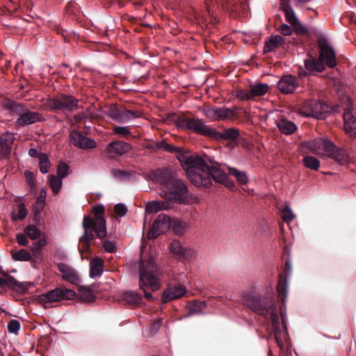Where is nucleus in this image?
<instances>
[{"label":"nucleus","instance_id":"21","mask_svg":"<svg viewBox=\"0 0 356 356\" xmlns=\"http://www.w3.org/2000/svg\"><path fill=\"white\" fill-rule=\"evenodd\" d=\"M298 86L296 76L290 74L284 75L277 83L279 90L284 94L293 92Z\"/></svg>","mask_w":356,"mask_h":356},{"label":"nucleus","instance_id":"1","mask_svg":"<svg viewBox=\"0 0 356 356\" xmlns=\"http://www.w3.org/2000/svg\"><path fill=\"white\" fill-rule=\"evenodd\" d=\"M104 206L99 204L92 208L93 218L90 216L83 217L82 226L84 232L80 237L79 243V250L81 254L89 250L90 241L94 238L92 231L95 232L97 236L99 238L106 236V221L104 216Z\"/></svg>","mask_w":356,"mask_h":356},{"label":"nucleus","instance_id":"5","mask_svg":"<svg viewBox=\"0 0 356 356\" xmlns=\"http://www.w3.org/2000/svg\"><path fill=\"white\" fill-rule=\"evenodd\" d=\"M79 100L71 95H61L43 100L42 107L45 110L73 112L78 108Z\"/></svg>","mask_w":356,"mask_h":356},{"label":"nucleus","instance_id":"45","mask_svg":"<svg viewBox=\"0 0 356 356\" xmlns=\"http://www.w3.org/2000/svg\"><path fill=\"white\" fill-rule=\"evenodd\" d=\"M50 162L49 157L46 154L40 156L39 159V168L42 173L46 174L49 172Z\"/></svg>","mask_w":356,"mask_h":356},{"label":"nucleus","instance_id":"57","mask_svg":"<svg viewBox=\"0 0 356 356\" xmlns=\"http://www.w3.org/2000/svg\"><path fill=\"white\" fill-rule=\"evenodd\" d=\"M3 274L4 275V277L2 278L0 277V286H8L9 284H13L15 283V279L13 277L8 275L4 273Z\"/></svg>","mask_w":356,"mask_h":356},{"label":"nucleus","instance_id":"29","mask_svg":"<svg viewBox=\"0 0 356 356\" xmlns=\"http://www.w3.org/2000/svg\"><path fill=\"white\" fill-rule=\"evenodd\" d=\"M104 261L99 258L95 257L90 261V277L94 278L95 277H100L103 273Z\"/></svg>","mask_w":356,"mask_h":356},{"label":"nucleus","instance_id":"9","mask_svg":"<svg viewBox=\"0 0 356 356\" xmlns=\"http://www.w3.org/2000/svg\"><path fill=\"white\" fill-rule=\"evenodd\" d=\"M237 107L226 108L223 107H210L205 106L202 108L203 114L209 120L213 121H219L226 119H233L237 115Z\"/></svg>","mask_w":356,"mask_h":356},{"label":"nucleus","instance_id":"27","mask_svg":"<svg viewBox=\"0 0 356 356\" xmlns=\"http://www.w3.org/2000/svg\"><path fill=\"white\" fill-rule=\"evenodd\" d=\"M171 207L167 201H151L146 204L145 211L147 213H156L160 211L167 210Z\"/></svg>","mask_w":356,"mask_h":356},{"label":"nucleus","instance_id":"61","mask_svg":"<svg viewBox=\"0 0 356 356\" xmlns=\"http://www.w3.org/2000/svg\"><path fill=\"white\" fill-rule=\"evenodd\" d=\"M280 33L284 35H290L292 33V29L290 26L283 24L279 29Z\"/></svg>","mask_w":356,"mask_h":356},{"label":"nucleus","instance_id":"4","mask_svg":"<svg viewBox=\"0 0 356 356\" xmlns=\"http://www.w3.org/2000/svg\"><path fill=\"white\" fill-rule=\"evenodd\" d=\"M161 272L154 259L149 257L147 260H142L139 265V286L144 292L145 298L149 300L152 299V295L146 291V288L152 291L158 290L161 285Z\"/></svg>","mask_w":356,"mask_h":356},{"label":"nucleus","instance_id":"36","mask_svg":"<svg viewBox=\"0 0 356 356\" xmlns=\"http://www.w3.org/2000/svg\"><path fill=\"white\" fill-rule=\"evenodd\" d=\"M289 283L287 278L280 275L279 282L277 286V291L281 298L283 302H285V299L287 296Z\"/></svg>","mask_w":356,"mask_h":356},{"label":"nucleus","instance_id":"54","mask_svg":"<svg viewBox=\"0 0 356 356\" xmlns=\"http://www.w3.org/2000/svg\"><path fill=\"white\" fill-rule=\"evenodd\" d=\"M7 328L10 333L17 334L20 329V323L13 319L8 323Z\"/></svg>","mask_w":356,"mask_h":356},{"label":"nucleus","instance_id":"26","mask_svg":"<svg viewBox=\"0 0 356 356\" xmlns=\"http://www.w3.org/2000/svg\"><path fill=\"white\" fill-rule=\"evenodd\" d=\"M331 110L330 106L321 102H318L316 99L313 100V114L312 117L321 119L324 118L326 116V114L329 113Z\"/></svg>","mask_w":356,"mask_h":356},{"label":"nucleus","instance_id":"8","mask_svg":"<svg viewBox=\"0 0 356 356\" xmlns=\"http://www.w3.org/2000/svg\"><path fill=\"white\" fill-rule=\"evenodd\" d=\"M75 296V292L71 289L56 288L47 293L40 294L38 298L41 303L48 307L49 305L54 302L73 299Z\"/></svg>","mask_w":356,"mask_h":356},{"label":"nucleus","instance_id":"33","mask_svg":"<svg viewBox=\"0 0 356 356\" xmlns=\"http://www.w3.org/2000/svg\"><path fill=\"white\" fill-rule=\"evenodd\" d=\"M284 42V38L282 36L280 35L271 36L269 40L266 42L264 51V53L271 52Z\"/></svg>","mask_w":356,"mask_h":356},{"label":"nucleus","instance_id":"30","mask_svg":"<svg viewBox=\"0 0 356 356\" xmlns=\"http://www.w3.org/2000/svg\"><path fill=\"white\" fill-rule=\"evenodd\" d=\"M276 125L280 131L285 135L293 134L297 130V126L291 121L281 119L276 122Z\"/></svg>","mask_w":356,"mask_h":356},{"label":"nucleus","instance_id":"31","mask_svg":"<svg viewBox=\"0 0 356 356\" xmlns=\"http://www.w3.org/2000/svg\"><path fill=\"white\" fill-rule=\"evenodd\" d=\"M14 141V136L11 133H4L0 136V146L3 154L8 155L10 152L11 147Z\"/></svg>","mask_w":356,"mask_h":356},{"label":"nucleus","instance_id":"2","mask_svg":"<svg viewBox=\"0 0 356 356\" xmlns=\"http://www.w3.org/2000/svg\"><path fill=\"white\" fill-rule=\"evenodd\" d=\"M241 301L244 305L256 314L271 320L275 338L280 344L281 341L279 337L280 321L275 300L269 298L261 299L256 293L247 292L243 293Z\"/></svg>","mask_w":356,"mask_h":356},{"label":"nucleus","instance_id":"14","mask_svg":"<svg viewBox=\"0 0 356 356\" xmlns=\"http://www.w3.org/2000/svg\"><path fill=\"white\" fill-rule=\"evenodd\" d=\"M320 54L319 59L329 67H334L337 63L336 60V54L333 48L329 45L325 39L318 40V42Z\"/></svg>","mask_w":356,"mask_h":356},{"label":"nucleus","instance_id":"35","mask_svg":"<svg viewBox=\"0 0 356 356\" xmlns=\"http://www.w3.org/2000/svg\"><path fill=\"white\" fill-rule=\"evenodd\" d=\"M154 147L156 149H162L170 153H177V155L179 154H185L181 148L168 144L163 140L161 141H156L154 143Z\"/></svg>","mask_w":356,"mask_h":356},{"label":"nucleus","instance_id":"62","mask_svg":"<svg viewBox=\"0 0 356 356\" xmlns=\"http://www.w3.org/2000/svg\"><path fill=\"white\" fill-rule=\"evenodd\" d=\"M161 323V319H159L154 322L151 326V332L154 334L156 333L160 329Z\"/></svg>","mask_w":356,"mask_h":356},{"label":"nucleus","instance_id":"15","mask_svg":"<svg viewBox=\"0 0 356 356\" xmlns=\"http://www.w3.org/2000/svg\"><path fill=\"white\" fill-rule=\"evenodd\" d=\"M171 225V221L169 216L165 214H159L156 220L154 222L151 229L147 233L149 239H155L160 234L169 229Z\"/></svg>","mask_w":356,"mask_h":356},{"label":"nucleus","instance_id":"53","mask_svg":"<svg viewBox=\"0 0 356 356\" xmlns=\"http://www.w3.org/2000/svg\"><path fill=\"white\" fill-rule=\"evenodd\" d=\"M113 133L120 136H128L131 135V131L129 127L116 126L113 127Z\"/></svg>","mask_w":356,"mask_h":356},{"label":"nucleus","instance_id":"7","mask_svg":"<svg viewBox=\"0 0 356 356\" xmlns=\"http://www.w3.org/2000/svg\"><path fill=\"white\" fill-rule=\"evenodd\" d=\"M175 123L179 129L193 131L196 134L209 137L213 129L205 125L202 120L197 118L179 117Z\"/></svg>","mask_w":356,"mask_h":356},{"label":"nucleus","instance_id":"24","mask_svg":"<svg viewBox=\"0 0 356 356\" xmlns=\"http://www.w3.org/2000/svg\"><path fill=\"white\" fill-rule=\"evenodd\" d=\"M170 249L172 253L188 260L193 259L195 256V252L193 250L184 248L179 241H172L170 243Z\"/></svg>","mask_w":356,"mask_h":356},{"label":"nucleus","instance_id":"20","mask_svg":"<svg viewBox=\"0 0 356 356\" xmlns=\"http://www.w3.org/2000/svg\"><path fill=\"white\" fill-rule=\"evenodd\" d=\"M58 269L62 274V278L72 284L78 285L80 277L75 269L65 263L58 264Z\"/></svg>","mask_w":356,"mask_h":356},{"label":"nucleus","instance_id":"18","mask_svg":"<svg viewBox=\"0 0 356 356\" xmlns=\"http://www.w3.org/2000/svg\"><path fill=\"white\" fill-rule=\"evenodd\" d=\"M153 179L162 186V191L164 193L169 189L175 178L174 173L167 169H156L152 174Z\"/></svg>","mask_w":356,"mask_h":356},{"label":"nucleus","instance_id":"41","mask_svg":"<svg viewBox=\"0 0 356 356\" xmlns=\"http://www.w3.org/2000/svg\"><path fill=\"white\" fill-rule=\"evenodd\" d=\"M302 163L307 168L315 171H317L321 166L319 160L312 156H304L302 159Z\"/></svg>","mask_w":356,"mask_h":356},{"label":"nucleus","instance_id":"6","mask_svg":"<svg viewBox=\"0 0 356 356\" xmlns=\"http://www.w3.org/2000/svg\"><path fill=\"white\" fill-rule=\"evenodd\" d=\"M5 106L19 115L16 122L20 126L24 127L45 120L42 113L29 110L24 111L22 105L18 104L13 101H8Z\"/></svg>","mask_w":356,"mask_h":356},{"label":"nucleus","instance_id":"13","mask_svg":"<svg viewBox=\"0 0 356 356\" xmlns=\"http://www.w3.org/2000/svg\"><path fill=\"white\" fill-rule=\"evenodd\" d=\"M107 115L114 121L119 123H126L130 120L138 118L140 116V113L137 111L128 109H119L115 104H112L108 111Z\"/></svg>","mask_w":356,"mask_h":356},{"label":"nucleus","instance_id":"3","mask_svg":"<svg viewBox=\"0 0 356 356\" xmlns=\"http://www.w3.org/2000/svg\"><path fill=\"white\" fill-rule=\"evenodd\" d=\"M177 159L186 171L189 181L197 187L208 188L211 186L209 177L208 164L197 154H179Z\"/></svg>","mask_w":356,"mask_h":356},{"label":"nucleus","instance_id":"43","mask_svg":"<svg viewBox=\"0 0 356 356\" xmlns=\"http://www.w3.org/2000/svg\"><path fill=\"white\" fill-rule=\"evenodd\" d=\"M62 179V178L55 175H50L49 177V185L54 194L59 193L63 185Z\"/></svg>","mask_w":356,"mask_h":356},{"label":"nucleus","instance_id":"39","mask_svg":"<svg viewBox=\"0 0 356 356\" xmlns=\"http://www.w3.org/2000/svg\"><path fill=\"white\" fill-rule=\"evenodd\" d=\"M78 293L79 298L85 302H92L95 299L93 291L88 286H80Z\"/></svg>","mask_w":356,"mask_h":356},{"label":"nucleus","instance_id":"44","mask_svg":"<svg viewBox=\"0 0 356 356\" xmlns=\"http://www.w3.org/2000/svg\"><path fill=\"white\" fill-rule=\"evenodd\" d=\"M24 234L31 239H37L40 236V229L33 225H28L24 229Z\"/></svg>","mask_w":356,"mask_h":356},{"label":"nucleus","instance_id":"55","mask_svg":"<svg viewBox=\"0 0 356 356\" xmlns=\"http://www.w3.org/2000/svg\"><path fill=\"white\" fill-rule=\"evenodd\" d=\"M8 286L12 287L17 292L24 293L28 290V286L26 284L24 283L18 282L16 280L15 284H9Z\"/></svg>","mask_w":356,"mask_h":356},{"label":"nucleus","instance_id":"32","mask_svg":"<svg viewBox=\"0 0 356 356\" xmlns=\"http://www.w3.org/2000/svg\"><path fill=\"white\" fill-rule=\"evenodd\" d=\"M284 14L286 21L294 26L297 32H301L302 33L307 32V29L299 23L293 8H287Z\"/></svg>","mask_w":356,"mask_h":356},{"label":"nucleus","instance_id":"12","mask_svg":"<svg viewBox=\"0 0 356 356\" xmlns=\"http://www.w3.org/2000/svg\"><path fill=\"white\" fill-rule=\"evenodd\" d=\"M332 145L333 143L331 140L321 138L302 143V147L309 150L311 153L324 156H327Z\"/></svg>","mask_w":356,"mask_h":356},{"label":"nucleus","instance_id":"37","mask_svg":"<svg viewBox=\"0 0 356 356\" xmlns=\"http://www.w3.org/2000/svg\"><path fill=\"white\" fill-rule=\"evenodd\" d=\"M269 90V86L267 83H259L250 86V92L252 99L256 97L264 96Z\"/></svg>","mask_w":356,"mask_h":356},{"label":"nucleus","instance_id":"60","mask_svg":"<svg viewBox=\"0 0 356 356\" xmlns=\"http://www.w3.org/2000/svg\"><path fill=\"white\" fill-rule=\"evenodd\" d=\"M26 235L24 234H17L16 235V240L19 245L26 246L28 244V239Z\"/></svg>","mask_w":356,"mask_h":356},{"label":"nucleus","instance_id":"47","mask_svg":"<svg viewBox=\"0 0 356 356\" xmlns=\"http://www.w3.org/2000/svg\"><path fill=\"white\" fill-rule=\"evenodd\" d=\"M27 213L28 212L25 205L23 203H20L18 206L17 213L13 215V220L15 221L23 220L26 217Z\"/></svg>","mask_w":356,"mask_h":356},{"label":"nucleus","instance_id":"11","mask_svg":"<svg viewBox=\"0 0 356 356\" xmlns=\"http://www.w3.org/2000/svg\"><path fill=\"white\" fill-rule=\"evenodd\" d=\"M351 100L345 97L343 101V121H344V130L351 137H356V118L351 113L352 109Z\"/></svg>","mask_w":356,"mask_h":356},{"label":"nucleus","instance_id":"28","mask_svg":"<svg viewBox=\"0 0 356 356\" xmlns=\"http://www.w3.org/2000/svg\"><path fill=\"white\" fill-rule=\"evenodd\" d=\"M122 298L127 304L135 307L140 305L143 301L141 294L135 291H126L123 292Z\"/></svg>","mask_w":356,"mask_h":356},{"label":"nucleus","instance_id":"56","mask_svg":"<svg viewBox=\"0 0 356 356\" xmlns=\"http://www.w3.org/2000/svg\"><path fill=\"white\" fill-rule=\"evenodd\" d=\"M114 211L120 217H123L127 212V207L122 203H118L115 205Z\"/></svg>","mask_w":356,"mask_h":356},{"label":"nucleus","instance_id":"38","mask_svg":"<svg viewBox=\"0 0 356 356\" xmlns=\"http://www.w3.org/2000/svg\"><path fill=\"white\" fill-rule=\"evenodd\" d=\"M313 100L307 99L305 100L298 106V113L305 117H312L313 112Z\"/></svg>","mask_w":356,"mask_h":356},{"label":"nucleus","instance_id":"42","mask_svg":"<svg viewBox=\"0 0 356 356\" xmlns=\"http://www.w3.org/2000/svg\"><path fill=\"white\" fill-rule=\"evenodd\" d=\"M11 255L13 259L15 261H28L31 259V254L25 249H21L17 251H11Z\"/></svg>","mask_w":356,"mask_h":356},{"label":"nucleus","instance_id":"34","mask_svg":"<svg viewBox=\"0 0 356 356\" xmlns=\"http://www.w3.org/2000/svg\"><path fill=\"white\" fill-rule=\"evenodd\" d=\"M305 65L307 70L309 72H323L325 69L323 63L319 59L314 58H308L305 60Z\"/></svg>","mask_w":356,"mask_h":356},{"label":"nucleus","instance_id":"22","mask_svg":"<svg viewBox=\"0 0 356 356\" xmlns=\"http://www.w3.org/2000/svg\"><path fill=\"white\" fill-rule=\"evenodd\" d=\"M207 170L209 171V177L211 182V179H213L216 181L225 184V186H230L233 185V184L229 181L227 173L221 170L218 165H208Z\"/></svg>","mask_w":356,"mask_h":356},{"label":"nucleus","instance_id":"23","mask_svg":"<svg viewBox=\"0 0 356 356\" xmlns=\"http://www.w3.org/2000/svg\"><path fill=\"white\" fill-rule=\"evenodd\" d=\"M326 156L343 165L348 164L350 161V158L346 150L338 148L334 143L332 148H330L328 153H327Z\"/></svg>","mask_w":356,"mask_h":356},{"label":"nucleus","instance_id":"51","mask_svg":"<svg viewBox=\"0 0 356 356\" xmlns=\"http://www.w3.org/2000/svg\"><path fill=\"white\" fill-rule=\"evenodd\" d=\"M172 230L178 234H183L186 228V225L184 223H182L180 221L175 220L172 222H171V225Z\"/></svg>","mask_w":356,"mask_h":356},{"label":"nucleus","instance_id":"63","mask_svg":"<svg viewBox=\"0 0 356 356\" xmlns=\"http://www.w3.org/2000/svg\"><path fill=\"white\" fill-rule=\"evenodd\" d=\"M29 156L31 157H38V159H40V156L42 155V154H44L40 152H39L35 148H31L29 150Z\"/></svg>","mask_w":356,"mask_h":356},{"label":"nucleus","instance_id":"59","mask_svg":"<svg viewBox=\"0 0 356 356\" xmlns=\"http://www.w3.org/2000/svg\"><path fill=\"white\" fill-rule=\"evenodd\" d=\"M103 248L105 252H113L116 248L113 242L110 241H105L103 243Z\"/></svg>","mask_w":356,"mask_h":356},{"label":"nucleus","instance_id":"48","mask_svg":"<svg viewBox=\"0 0 356 356\" xmlns=\"http://www.w3.org/2000/svg\"><path fill=\"white\" fill-rule=\"evenodd\" d=\"M204 1H205V5L207 7V11L209 14L210 13V9H211L209 7V2L216 3L218 6L220 5L222 7V8H224V9L228 8L229 6L232 3V0H204Z\"/></svg>","mask_w":356,"mask_h":356},{"label":"nucleus","instance_id":"19","mask_svg":"<svg viewBox=\"0 0 356 356\" xmlns=\"http://www.w3.org/2000/svg\"><path fill=\"white\" fill-rule=\"evenodd\" d=\"M186 293V288L184 284H170L163 292L161 297L162 302L164 303L171 300L179 299L184 296Z\"/></svg>","mask_w":356,"mask_h":356},{"label":"nucleus","instance_id":"25","mask_svg":"<svg viewBox=\"0 0 356 356\" xmlns=\"http://www.w3.org/2000/svg\"><path fill=\"white\" fill-rule=\"evenodd\" d=\"M239 136V131L235 128L225 129L222 132L212 129L211 138L215 140H234Z\"/></svg>","mask_w":356,"mask_h":356},{"label":"nucleus","instance_id":"10","mask_svg":"<svg viewBox=\"0 0 356 356\" xmlns=\"http://www.w3.org/2000/svg\"><path fill=\"white\" fill-rule=\"evenodd\" d=\"M188 189L186 184L180 179H175L163 196L175 202L184 203L188 197Z\"/></svg>","mask_w":356,"mask_h":356},{"label":"nucleus","instance_id":"46","mask_svg":"<svg viewBox=\"0 0 356 356\" xmlns=\"http://www.w3.org/2000/svg\"><path fill=\"white\" fill-rule=\"evenodd\" d=\"M47 244L45 239H40L38 241L33 243L31 248V250L33 256H39L41 254L42 248Z\"/></svg>","mask_w":356,"mask_h":356},{"label":"nucleus","instance_id":"49","mask_svg":"<svg viewBox=\"0 0 356 356\" xmlns=\"http://www.w3.org/2000/svg\"><path fill=\"white\" fill-rule=\"evenodd\" d=\"M282 220L286 222H291L295 216L289 205H286L282 210Z\"/></svg>","mask_w":356,"mask_h":356},{"label":"nucleus","instance_id":"40","mask_svg":"<svg viewBox=\"0 0 356 356\" xmlns=\"http://www.w3.org/2000/svg\"><path fill=\"white\" fill-rule=\"evenodd\" d=\"M229 174L234 176L239 184H246L248 181V178L244 171H239L234 168H228Z\"/></svg>","mask_w":356,"mask_h":356},{"label":"nucleus","instance_id":"50","mask_svg":"<svg viewBox=\"0 0 356 356\" xmlns=\"http://www.w3.org/2000/svg\"><path fill=\"white\" fill-rule=\"evenodd\" d=\"M236 97L241 101H248L252 99V95L250 92V88L249 90L247 89H241L236 91Z\"/></svg>","mask_w":356,"mask_h":356},{"label":"nucleus","instance_id":"16","mask_svg":"<svg viewBox=\"0 0 356 356\" xmlns=\"http://www.w3.org/2000/svg\"><path fill=\"white\" fill-rule=\"evenodd\" d=\"M131 149V146L130 144L120 140H115L111 142L107 145L104 153L107 157L113 159L129 152Z\"/></svg>","mask_w":356,"mask_h":356},{"label":"nucleus","instance_id":"52","mask_svg":"<svg viewBox=\"0 0 356 356\" xmlns=\"http://www.w3.org/2000/svg\"><path fill=\"white\" fill-rule=\"evenodd\" d=\"M69 173V166L65 163H60L57 167V175L62 179L66 177Z\"/></svg>","mask_w":356,"mask_h":356},{"label":"nucleus","instance_id":"58","mask_svg":"<svg viewBox=\"0 0 356 356\" xmlns=\"http://www.w3.org/2000/svg\"><path fill=\"white\" fill-rule=\"evenodd\" d=\"M112 174L113 175L121 180L125 179L128 175H129V173L127 171H124L120 169H113L112 170Z\"/></svg>","mask_w":356,"mask_h":356},{"label":"nucleus","instance_id":"17","mask_svg":"<svg viewBox=\"0 0 356 356\" xmlns=\"http://www.w3.org/2000/svg\"><path fill=\"white\" fill-rule=\"evenodd\" d=\"M70 143L79 149H93L97 143L90 138L84 136L81 132L73 130L70 134Z\"/></svg>","mask_w":356,"mask_h":356},{"label":"nucleus","instance_id":"64","mask_svg":"<svg viewBox=\"0 0 356 356\" xmlns=\"http://www.w3.org/2000/svg\"><path fill=\"white\" fill-rule=\"evenodd\" d=\"M25 176L27 179V181L29 183V184H34V175L33 172L29 171L25 172Z\"/></svg>","mask_w":356,"mask_h":356}]
</instances>
